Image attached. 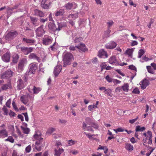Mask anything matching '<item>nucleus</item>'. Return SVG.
Returning a JSON list of instances; mask_svg holds the SVG:
<instances>
[{
    "label": "nucleus",
    "instance_id": "50",
    "mask_svg": "<svg viewBox=\"0 0 156 156\" xmlns=\"http://www.w3.org/2000/svg\"><path fill=\"white\" fill-rule=\"evenodd\" d=\"M129 69L134 70L136 72L137 71L136 67L133 65H130L129 66Z\"/></svg>",
    "mask_w": 156,
    "mask_h": 156
},
{
    "label": "nucleus",
    "instance_id": "23",
    "mask_svg": "<svg viewBox=\"0 0 156 156\" xmlns=\"http://www.w3.org/2000/svg\"><path fill=\"white\" fill-rule=\"evenodd\" d=\"M20 101L24 105H26L29 100L27 94L23 95L20 97Z\"/></svg>",
    "mask_w": 156,
    "mask_h": 156
},
{
    "label": "nucleus",
    "instance_id": "57",
    "mask_svg": "<svg viewBox=\"0 0 156 156\" xmlns=\"http://www.w3.org/2000/svg\"><path fill=\"white\" fill-rule=\"evenodd\" d=\"M114 22L113 21L110 20L107 23L108 28H109L113 24Z\"/></svg>",
    "mask_w": 156,
    "mask_h": 156
},
{
    "label": "nucleus",
    "instance_id": "46",
    "mask_svg": "<svg viewBox=\"0 0 156 156\" xmlns=\"http://www.w3.org/2000/svg\"><path fill=\"white\" fill-rule=\"evenodd\" d=\"M6 141H9L12 143L14 142V140L12 136H9L8 138L5 140Z\"/></svg>",
    "mask_w": 156,
    "mask_h": 156
},
{
    "label": "nucleus",
    "instance_id": "47",
    "mask_svg": "<svg viewBox=\"0 0 156 156\" xmlns=\"http://www.w3.org/2000/svg\"><path fill=\"white\" fill-rule=\"evenodd\" d=\"M78 36L77 34L73 35V38L75 43H76L78 42Z\"/></svg>",
    "mask_w": 156,
    "mask_h": 156
},
{
    "label": "nucleus",
    "instance_id": "55",
    "mask_svg": "<svg viewBox=\"0 0 156 156\" xmlns=\"http://www.w3.org/2000/svg\"><path fill=\"white\" fill-rule=\"evenodd\" d=\"M16 132L17 133H18V135L19 136H20L23 137V134H22L21 132L20 131V129L18 128V127L16 126Z\"/></svg>",
    "mask_w": 156,
    "mask_h": 156
},
{
    "label": "nucleus",
    "instance_id": "16",
    "mask_svg": "<svg viewBox=\"0 0 156 156\" xmlns=\"http://www.w3.org/2000/svg\"><path fill=\"white\" fill-rule=\"evenodd\" d=\"M62 68V66L60 65H58L55 67L53 73L55 77H57L58 76L59 74L60 73Z\"/></svg>",
    "mask_w": 156,
    "mask_h": 156
},
{
    "label": "nucleus",
    "instance_id": "62",
    "mask_svg": "<svg viewBox=\"0 0 156 156\" xmlns=\"http://www.w3.org/2000/svg\"><path fill=\"white\" fill-rule=\"evenodd\" d=\"M86 20H85L84 19H83L80 20V21L79 22L80 25H84L85 23Z\"/></svg>",
    "mask_w": 156,
    "mask_h": 156
},
{
    "label": "nucleus",
    "instance_id": "28",
    "mask_svg": "<svg viewBox=\"0 0 156 156\" xmlns=\"http://www.w3.org/2000/svg\"><path fill=\"white\" fill-rule=\"evenodd\" d=\"M125 148L129 151H131L133 150V147L130 143H125Z\"/></svg>",
    "mask_w": 156,
    "mask_h": 156
},
{
    "label": "nucleus",
    "instance_id": "45",
    "mask_svg": "<svg viewBox=\"0 0 156 156\" xmlns=\"http://www.w3.org/2000/svg\"><path fill=\"white\" fill-rule=\"evenodd\" d=\"M147 134L148 135V140L152 141V133L150 131H148Z\"/></svg>",
    "mask_w": 156,
    "mask_h": 156
},
{
    "label": "nucleus",
    "instance_id": "22",
    "mask_svg": "<svg viewBox=\"0 0 156 156\" xmlns=\"http://www.w3.org/2000/svg\"><path fill=\"white\" fill-rule=\"evenodd\" d=\"M141 84H140L141 88L142 89H144L146 88L149 84V82L147 80H144L141 82Z\"/></svg>",
    "mask_w": 156,
    "mask_h": 156
},
{
    "label": "nucleus",
    "instance_id": "15",
    "mask_svg": "<svg viewBox=\"0 0 156 156\" xmlns=\"http://www.w3.org/2000/svg\"><path fill=\"white\" fill-rule=\"evenodd\" d=\"M58 27H56V30L59 31L62 29L63 28L66 27L67 26L66 23L65 22H57Z\"/></svg>",
    "mask_w": 156,
    "mask_h": 156
},
{
    "label": "nucleus",
    "instance_id": "10",
    "mask_svg": "<svg viewBox=\"0 0 156 156\" xmlns=\"http://www.w3.org/2000/svg\"><path fill=\"white\" fill-rule=\"evenodd\" d=\"M29 67L30 68L28 72V74H34L37 69V64L36 63H33L30 64Z\"/></svg>",
    "mask_w": 156,
    "mask_h": 156
},
{
    "label": "nucleus",
    "instance_id": "18",
    "mask_svg": "<svg viewBox=\"0 0 156 156\" xmlns=\"http://www.w3.org/2000/svg\"><path fill=\"white\" fill-rule=\"evenodd\" d=\"M109 63L111 64L114 65H119V62L118 60L116 59L115 56H111L109 60Z\"/></svg>",
    "mask_w": 156,
    "mask_h": 156
},
{
    "label": "nucleus",
    "instance_id": "51",
    "mask_svg": "<svg viewBox=\"0 0 156 156\" xmlns=\"http://www.w3.org/2000/svg\"><path fill=\"white\" fill-rule=\"evenodd\" d=\"M76 142L72 140H70L68 141V144L69 146H71L75 144Z\"/></svg>",
    "mask_w": 156,
    "mask_h": 156
},
{
    "label": "nucleus",
    "instance_id": "11",
    "mask_svg": "<svg viewBox=\"0 0 156 156\" xmlns=\"http://www.w3.org/2000/svg\"><path fill=\"white\" fill-rule=\"evenodd\" d=\"M10 56L11 55L10 52L9 51H8L2 56V59L5 62H9L10 61Z\"/></svg>",
    "mask_w": 156,
    "mask_h": 156
},
{
    "label": "nucleus",
    "instance_id": "25",
    "mask_svg": "<svg viewBox=\"0 0 156 156\" xmlns=\"http://www.w3.org/2000/svg\"><path fill=\"white\" fill-rule=\"evenodd\" d=\"M8 136V132L5 129L0 130V137L4 138Z\"/></svg>",
    "mask_w": 156,
    "mask_h": 156
},
{
    "label": "nucleus",
    "instance_id": "33",
    "mask_svg": "<svg viewBox=\"0 0 156 156\" xmlns=\"http://www.w3.org/2000/svg\"><path fill=\"white\" fill-rule=\"evenodd\" d=\"M134 51V49L132 48L131 49H128L126 51L125 53L128 55L129 56L132 57L133 52Z\"/></svg>",
    "mask_w": 156,
    "mask_h": 156
},
{
    "label": "nucleus",
    "instance_id": "40",
    "mask_svg": "<svg viewBox=\"0 0 156 156\" xmlns=\"http://www.w3.org/2000/svg\"><path fill=\"white\" fill-rule=\"evenodd\" d=\"M55 129L54 128H49L47 131V132L46 133L49 134V135L51 134L54 131H55Z\"/></svg>",
    "mask_w": 156,
    "mask_h": 156
},
{
    "label": "nucleus",
    "instance_id": "64",
    "mask_svg": "<svg viewBox=\"0 0 156 156\" xmlns=\"http://www.w3.org/2000/svg\"><path fill=\"white\" fill-rule=\"evenodd\" d=\"M138 44V42L135 41H132L131 43V45L132 46H134L137 45Z\"/></svg>",
    "mask_w": 156,
    "mask_h": 156
},
{
    "label": "nucleus",
    "instance_id": "54",
    "mask_svg": "<svg viewBox=\"0 0 156 156\" xmlns=\"http://www.w3.org/2000/svg\"><path fill=\"white\" fill-rule=\"evenodd\" d=\"M31 146L30 145L27 146L25 148V150L27 153H29L31 150Z\"/></svg>",
    "mask_w": 156,
    "mask_h": 156
},
{
    "label": "nucleus",
    "instance_id": "14",
    "mask_svg": "<svg viewBox=\"0 0 156 156\" xmlns=\"http://www.w3.org/2000/svg\"><path fill=\"white\" fill-rule=\"evenodd\" d=\"M98 56L100 58H106L108 57L107 52L102 49L99 51Z\"/></svg>",
    "mask_w": 156,
    "mask_h": 156
},
{
    "label": "nucleus",
    "instance_id": "56",
    "mask_svg": "<svg viewBox=\"0 0 156 156\" xmlns=\"http://www.w3.org/2000/svg\"><path fill=\"white\" fill-rule=\"evenodd\" d=\"M105 79L108 82H111L113 80L110 77L109 75H107L106 76Z\"/></svg>",
    "mask_w": 156,
    "mask_h": 156
},
{
    "label": "nucleus",
    "instance_id": "36",
    "mask_svg": "<svg viewBox=\"0 0 156 156\" xmlns=\"http://www.w3.org/2000/svg\"><path fill=\"white\" fill-rule=\"evenodd\" d=\"M145 129L144 127H141L139 126H137L136 127V132H143Z\"/></svg>",
    "mask_w": 156,
    "mask_h": 156
},
{
    "label": "nucleus",
    "instance_id": "52",
    "mask_svg": "<svg viewBox=\"0 0 156 156\" xmlns=\"http://www.w3.org/2000/svg\"><path fill=\"white\" fill-rule=\"evenodd\" d=\"M90 125L92 127H93L95 129H97L98 128V125L95 123L94 122L92 123V124Z\"/></svg>",
    "mask_w": 156,
    "mask_h": 156
},
{
    "label": "nucleus",
    "instance_id": "37",
    "mask_svg": "<svg viewBox=\"0 0 156 156\" xmlns=\"http://www.w3.org/2000/svg\"><path fill=\"white\" fill-rule=\"evenodd\" d=\"M112 92V90L110 88H108L106 89L104 91L105 94H107L108 96L112 97V95L111 94Z\"/></svg>",
    "mask_w": 156,
    "mask_h": 156
},
{
    "label": "nucleus",
    "instance_id": "38",
    "mask_svg": "<svg viewBox=\"0 0 156 156\" xmlns=\"http://www.w3.org/2000/svg\"><path fill=\"white\" fill-rule=\"evenodd\" d=\"M21 128L24 133L26 134H28L29 133L30 131V129L28 128H24L22 126H21Z\"/></svg>",
    "mask_w": 156,
    "mask_h": 156
},
{
    "label": "nucleus",
    "instance_id": "4",
    "mask_svg": "<svg viewBox=\"0 0 156 156\" xmlns=\"http://www.w3.org/2000/svg\"><path fill=\"white\" fill-rule=\"evenodd\" d=\"M18 34V32L16 31L9 32L5 36V38L6 40L10 41L15 38Z\"/></svg>",
    "mask_w": 156,
    "mask_h": 156
},
{
    "label": "nucleus",
    "instance_id": "19",
    "mask_svg": "<svg viewBox=\"0 0 156 156\" xmlns=\"http://www.w3.org/2000/svg\"><path fill=\"white\" fill-rule=\"evenodd\" d=\"M116 43L114 41H111L105 45V47L107 49H112L114 48L117 46Z\"/></svg>",
    "mask_w": 156,
    "mask_h": 156
},
{
    "label": "nucleus",
    "instance_id": "44",
    "mask_svg": "<svg viewBox=\"0 0 156 156\" xmlns=\"http://www.w3.org/2000/svg\"><path fill=\"white\" fill-rule=\"evenodd\" d=\"M86 122L88 124L90 125L94 122L93 120L89 117H87L86 119Z\"/></svg>",
    "mask_w": 156,
    "mask_h": 156
},
{
    "label": "nucleus",
    "instance_id": "31",
    "mask_svg": "<svg viewBox=\"0 0 156 156\" xmlns=\"http://www.w3.org/2000/svg\"><path fill=\"white\" fill-rule=\"evenodd\" d=\"M32 90L34 94H37L41 90V88L40 87H37L35 86H33Z\"/></svg>",
    "mask_w": 156,
    "mask_h": 156
},
{
    "label": "nucleus",
    "instance_id": "59",
    "mask_svg": "<svg viewBox=\"0 0 156 156\" xmlns=\"http://www.w3.org/2000/svg\"><path fill=\"white\" fill-rule=\"evenodd\" d=\"M11 99H9V100L7 101L6 102V106L9 107V108H10V105L11 104Z\"/></svg>",
    "mask_w": 156,
    "mask_h": 156
},
{
    "label": "nucleus",
    "instance_id": "35",
    "mask_svg": "<svg viewBox=\"0 0 156 156\" xmlns=\"http://www.w3.org/2000/svg\"><path fill=\"white\" fill-rule=\"evenodd\" d=\"M83 129H86L88 131L94 132V130L92 129V127L90 126H88L87 127V125L86 124L84 123L83 126Z\"/></svg>",
    "mask_w": 156,
    "mask_h": 156
},
{
    "label": "nucleus",
    "instance_id": "61",
    "mask_svg": "<svg viewBox=\"0 0 156 156\" xmlns=\"http://www.w3.org/2000/svg\"><path fill=\"white\" fill-rule=\"evenodd\" d=\"M48 20V18H46L45 19L43 18H40V21L41 23H44L45 22L47 21Z\"/></svg>",
    "mask_w": 156,
    "mask_h": 156
},
{
    "label": "nucleus",
    "instance_id": "34",
    "mask_svg": "<svg viewBox=\"0 0 156 156\" xmlns=\"http://www.w3.org/2000/svg\"><path fill=\"white\" fill-rule=\"evenodd\" d=\"M57 46V44L56 42H54L52 45L50 46L49 48V50L50 51H55L56 50Z\"/></svg>",
    "mask_w": 156,
    "mask_h": 156
},
{
    "label": "nucleus",
    "instance_id": "20",
    "mask_svg": "<svg viewBox=\"0 0 156 156\" xmlns=\"http://www.w3.org/2000/svg\"><path fill=\"white\" fill-rule=\"evenodd\" d=\"M34 15L38 16L40 17H44L45 16V14L43 12L37 9H34Z\"/></svg>",
    "mask_w": 156,
    "mask_h": 156
},
{
    "label": "nucleus",
    "instance_id": "53",
    "mask_svg": "<svg viewBox=\"0 0 156 156\" xmlns=\"http://www.w3.org/2000/svg\"><path fill=\"white\" fill-rule=\"evenodd\" d=\"M140 92L138 88H136L134 89L132 92L133 94H138L140 93Z\"/></svg>",
    "mask_w": 156,
    "mask_h": 156
},
{
    "label": "nucleus",
    "instance_id": "27",
    "mask_svg": "<svg viewBox=\"0 0 156 156\" xmlns=\"http://www.w3.org/2000/svg\"><path fill=\"white\" fill-rule=\"evenodd\" d=\"M48 27L49 30L53 31L55 32L56 31V27H55V24L54 23L51 22H50L48 25Z\"/></svg>",
    "mask_w": 156,
    "mask_h": 156
},
{
    "label": "nucleus",
    "instance_id": "12",
    "mask_svg": "<svg viewBox=\"0 0 156 156\" xmlns=\"http://www.w3.org/2000/svg\"><path fill=\"white\" fill-rule=\"evenodd\" d=\"M30 23H32L33 25L37 26L39 24V19L36 17L30 16Z\"/></svg>",
    "mask_w": 156,
    "mask_h": 156
},
{
    "label": "nucleus",
    "instance_id": "39",
    "mask_svg": "<svg viewBox=\"0 0 156 156\" xmlns=\"http://www.w3.org/2000/svg\"><path fill=\"white\" fill-rule=\"evenodd\" d=\"M11 85L10 83H8L3 84L1 87V89L2 90H7L8 89L9 87H10Z\"/></svg>",
    "mask_w": 156,
    "mask_h": 156
},
{
    "label": "nucleus",
    "instance_id": "29",
    "mask_svg": "<svg viewBox=\"0 0 156 156\" xmlns=\"http://www.w3.org/2000/svg\"><path fill=\"white\" fill-rule=\"evenodd\" d=\"M19 55L17 54H15L12 55V62L14 63H16L19 58Z\"/></svg>",
    "mask_w": 156,
    "mask_h": 156
},
{
    "label": "nucleus",
    "instance_id": "60",
    "mask_svg": "<svg viewBox=\"0 0 156 156\" xmlns=\"http://www.w3.org/2000/svg\"><path fill=\"white\" fill-rule=\"evenodd\" d=\"M114 130L116 133L117 132H122L125 131L123 129L121 128H119L116 129H114Z\"/></svg>",
    "mask_w": 156,
    "mask_h": 156
},
{
    "label": "nucleus",
    "instance_id": "48",
    "mask_svg": "<svg viewBox=\"0 0 156 156\" xmlns=\"http://www.w3.org/2000/svg\"><path fill=\"white\" fill-rule=\"evenodd\" d=\"M49 5V4L46 3H45V4H41V7L44 9H48Z\"/></svg>",
    "mask_w": 156,
    "mask_h": 156
},
{
    "label": "nucleus",
    "instance_id": "3",
    "mask_svg": "<svg viewBox=\"0 0 156 156\" xmlns=\"http://www.w3.org/2000/svg\"><path fill=\"white\" fill-rule=\"evenodd\" d=\"M72 58L73 55L70 53H67L65 54L63 58L64 63L63 66L64 67H65L67 65L70 64V61Z\"/></svg>",
    "mask_w": 156,
    "mask_h": 156
},
{
    "label": "nucleus",
    "instance_id": "42",
    "mask_svg": "<svg viewBox=\"0 0 156 156\" xmlns=\"http://www.w3.org/2000/svg\"><path fill=\"white\" fill-rule=\"evenodd\" d=\"M34 137L36 140H39L41 139H43V138L41 137V134H35L34 135Z\"/></svg>",
    "mask_w": 156,
    "mask_h": 156
},
{
    "label": "nucleus",
    "instance_id": "43",
    "mask_svg": "<svg viewBox=\"0 0 156 156\" xmlns=\"http://www.w3.org/2000/svg\"><path fill=\"white\" fill-rule=\"evenodd\" d=\"M147 69L148 72L149 73L152 74L154 73V71L151 68V66H147Z\"/></svg>",
    "mask_w": 156,
    "mask_h": 156
},
{
    "label": "nucleus",
    "instance_id": "9",
    "mask_svg": "<svg viewBox=\"0 0 156 156\" xmlns=\"http://www.w3.org/2000/svg\"><path fill=\"white\" fill-rule=\"evenodd\" d=\"M36 35L38 37H41L44 34L45 31L43 29V25H42L36 29L35 30Z\"/></svg>",
    "mask_w": 156,
    "mask_h": 156
},
{
    "label": "nucleus",
    "instance_id": "8",
    "mask_svg": "<svg viewBox=\"0 0 156 156\" xmlns=\"http://www.w3.org/2000/svg\"><path fill=\"white\" fill-rule=\"evenodd\" d=\"M19 48L20 49L21 51L25 55H27L32 52L34 49V48L32 47L28 48L24 46L20 47H19Z\"/></svg>",
    "mask_w": 156,
    "mask_h": 156
},
{
    "label": "nucleus",
    "instance_id": "17",
    "mask_svg": "<svg viewBox=\"0 0 156 156\" xmlns=\"http://www.w3.org/2000/svg\"><path fill=\"white\" fill-rule=\"evenodd\" d=\"M28 58L30 59L36 60L38 62H40L41 59L37 55L34 53H31L28 56Z\"/></svg>",
    "mask_w": 156,
    "mask_h": 156
},
{
    "label": "nucleus",
    "instance_id": "63",
    "mask_svg": "<svg viewBox=\"0 0 156 156\" xmlns=\"http://www.w3.org/2000/svg\"><path fill=\"white\" fill-rule=\"evenodd\" d=\"M113 82L114 83L119 84L121 82V81L120 80H117V79H114L112 80Z\"/></svg>",
    "mask_w": 156,
    "mask_h": 156
},
{
    "label": "nucleus",
    "instance_id": "49",
    "mask_svg": "<svg viewBox=\"0 0 156 156\" xmlns=\"http://www.w3.org/2000/svg\"><path fill=\"white\" fill-rule=\"evenodd\" d=\"M100 66L101 67V71H102L103 69H105L107 65L105 62H102L100 64Z\"/></svg>",
    "mask_w": 156,
    "mask_h": 156
},
{
    "label": "nucleus",
    "instance_id": "26",
    "mask_svg": "<svg viewBox=\"0 0 156 156\" xmlns=\"http://www.w3.org/2000/svg\"><path fill=\"white\" fill-rule=\"evenodd\" d=\"M85 52L88 51V49L86 47L85 45L81 43L79 45V51Z\"/></svg>",
    "mask_w": 156,
    "mask_h": 156
},
{
    "label": "nucleus",
    "instance_id": "21",
    "mask_svg": "<svg viewBox=\"0 0 156 156\" xmlns=\"http://www.w3.org/2000/svg\"><path fill=\"white\" fill-rule=\"evenodd\" d=\"M54 151L55 156H61V154L64 152V151L62 148L57 147L55 149Z\"/></svg>",
    "mask_w": 156,
    "mask_h": 156
},
{
    "label": "nucleus",
    "instance_id": "32",
    "mask_svg": "<svg viewBox=\"0 0 156 156\" xmlns=\"http://www.w3.org/2000/svg\"><path fill=\"white\" fill-rule=\"evenodd\" d=\"M129 85L128 83H125L122 87V89L124 92H128L129 90Z\"/></svg>",
    "mask_w": 156,
    "mask_h": 156
},
{
    "label": "nucleus",
    "instance_id": "2",
    "mask_svg": "<svg viewBox=\"0 0 156 156\" xmlns=\"http://www.w3.org/2000/svg\"><path fill=\"white\" fill-rule=\"evenodd\" d=\"M27 60L26 58L21 59L18 63L17 69L19 72H21L24 69L25 66L27 64Z\"/></svg>",
    "mask_w": 156,
    "mask_h": 156
},
{
    "label": "nucleus",
    "instance_id": "24",
    "mask_svg": "<svg viewBox=\"0 0 156 156\" xmlns=\"http://www.w3.org/2000/svg\"><path fill=\"white\" fill-rule=\"evenodd\" d=\"M65 7L66 8L67 10H70L72 9L75 8L76 6L75 3H68L66 4Z\"/></svg>",
    "mask_w": 156,
    "mask_h": 156
},
{
    "label": "nucleus",
    "instance_id": "1",
    "mask_svg": "<svg viewBox=\"0 0 156 156\" xmlns=\"http://www.w3.org/2000/svg\"><path fill=\"white\" fill-rule=\"evenodd\" d=\"M41 40L42 44L46 46L51 45L53 41L52 38L51 36L47 35H44L42 38Z\"/></svg>",
    "mask_w": 156,
    "mask_h": 156
},
{
    "label": "nucleus",
    "instance_id": "6",
    "mask_svg": "<svg viewBox=\"0 0 156 156\" xmlns=\"http://www.w3.org/2000/svg\"><path fill=\"white\" fill-rule=\"evenodd\" d=\"M14 74L10 69H9L2 73L0 75V78L2 79L8 78L12 77Z\"/></svg>",
    "mask_w": 156,
    "mask_h": 156
},
{
    "label": "nucleus",
    "instance_id": "13",
    "mask_svg": "<svg viewBox=\"0 0 156 156\" xmlns=\"http://www.w3.org/2000/svg\"><path fill=\"white\" fill-rule=\"evenodd\" d=\"M22 41L25 43L28 44L30 45H34L36 42L34 38L29 39L23 38Z\"/></svg>",
    "mask_w": 156,
    "mask_h": 156
},
{
    "label": "nucleus",
    "instance_id": "58",
    "mask_svg": "<svg viewBox=\"0 0 156 156\" xmlns=\"http://www.w3.org/2000/svg\"><path fill=\"white\" fill-rule=\"evenodd\" d=\"M138 119V116H137L136 118L135 119L130 120L129 121V122L131 124H133L134 122H136V120Z\"/></svg>",
    "mask_w": 156,
    "mask_h": 156
},
{
    "label": "nucleus",
    "instance_id": "41",
    "mask_svg": "<svg viewBox=\"0 0 156 156\" xmlns=\"http://www.w3.org/2000/svg\"><path fill=\"white\" fill-rule=\"evenodd\" d=\"M145 51L144 50L142 49H140L138 52V57L140 58L142 56L144 53Z\"/></svg>",
    "mask_w": 156,
    "mask_h": 156
},
{
    "label": "nucleus",
    "instance_id": "7",
    "mask_svg": "<svg viewBox=\"0 0 156 156\" xmlns=\"http://www.w3.org/2000/svg\"><path fill=\"white\" fill-rule=\"evenodd\" d=\"M16 87L17 90H21L24 88L26 85V83L20 78H19L16 82Z\"/></svg>",
    "mask_w": 156,
    "mask_h": 156
},
{
    "label": "nucleus",
    "instance_id": "30",
    "mask_svg": "<svg viewBox=\"0 0 156 156\" xmlns=\"http://www.w3.org/2000/svg\"><path fill=\"white\" fill-rule=\"evenodd\" d=\"M65 13L64 9H60L57 11L55 14V15L56 16H62Z\"/></svg>",
    "mask_w": 156,
    "mask_h": 156
},
{
    "label": "nucleus",
    "instance_id": "5",
    "mask_svg": "<svg viewBox=\"0 0 156 156\" xmlns=\"http://www.w3.org/2000/svg\"><path fill=\"white\" fill-rule=\"evenodd\" d=\"M44 145L45 142L43 141V139H41L36 142L34 147L37 151H40L41 150L42 147H44Z\"/></svg>",
    "mask_w": 156,
    "mask_h": 156
}]
</instances>
